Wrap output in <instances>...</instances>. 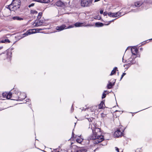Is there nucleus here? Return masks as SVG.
I'll return each instance as SVG.
<instances>
[{
  "label": "nucleus",
  "mask_w": 152,
  "mask_h": 152,
  "mask_svg": "<svg viewBox=\"0 0 152 152\" xmlns=\"http://www.w3.org/2000/svg\"><path fill=\"white\" fill-rule=\"evenodd\" d=\"M93 134L91 136L90 139L94 140V143L95 144L99 143L103 140V136L101 135L100 129L98 128H95L94 131H93Z\"/></svg>",
  "instance_id": "f257e3e1"
},
{
  "label": "nucleus",
  "mask_w": 152,
  "mask_h": 152,
  "mask_svg": "<svg viewBox=\"0 0 152 152\" xmlns=\"http://www.w3.org/2000/svg\"><path fill=\"white\" fill-rule=\"evenodd\" d=\"M21 5L20 0H13L12 3L8 6L10 10L15 11L20 8Z\"/></svg>",
  "instance_id": "f03ea898"
},
{
  "label": "nucleus",
  "mask_w": 152,
  "mask_h": 152,
  "mask_svg": "<svg viewBox=\"0 0 152 152\" xmlns=\"http://www.w3.org/2000/svg\"><path fill=\"white\" fill-rule=\"evenodd\" d=\"M92 3L91 0H80L81 6L83 7H87L90 6Z\"/></svg>",
  "instance_id": "7ed1b4c3"
},
{
  "label": "nucleus",
  "mask_w": 152,
  "mask_h": 152,
  "mask_svg": "<svg viewBox=\"0 0 152 152\" xmlns=\"http://www.w3.org/2000/svg\"><path fill=\"white\" fill-rule=\"evenodd\" d=\"M87 150L83 147L75 146L74 148L72 149L71 152H86Z\"/></svg>",
  "instance_id": "20e7f679"
},
{
  "label": "nucleus",
  "mask_w": 152,
  "mask_h": 152,
  "mask_svg": "<svg viewBox=\"0 0 152 152\" xmlns=\"http://www.w3.org/2000/svg\"><path fill=\"white\" fill-rule=\"evenodd\" d=\"M36 33V29H33L29 30L27 31L26 33L23 34V35L24 36H26L31 34L35 33Z\"/></svg>",
  "instance_id": "39448f33"
},
{
  "label": "nucleus",
  "mask_w": 152,
  "mask_h": 152,
  "mask_svg": "<svg viewBox=\"0 0 152 152\" xmlns=\"http://www.w3.org/2000/svg\"><path fill=\"white\" fill-rule=\"evenodd\" d=\"M36 33V29H33L29 30L27 31L26 33L23 34V35L24 36H26L31 34L35 33Z\"/></svg>",
  "instance_id": "423d86ee"
},
{
  "label": "nucleus",
  "mask_w": 152,
  "mask_h": 152,
  "mask_svg": "<svg viewBox=\"0 0 152 152\" xmlns=\"http://www.w3.org/2000/svg\"><path fill=\"white\" fill-rule=\"evenodd\" d=\"M108 15L110 17H116L120 16L121 15V13L119 12L115 13L109 12L108 14Z\"/></svg>",
  "instance_id": "0eeeda50"
},
{
  "label": "nucleus",
  "mask_w": 152,
  "mask_h": 152,
  "mask_svg": "<svg viewBox=\"0 0 152 152\" xmlns=\"http://www.w3.org/2000/svg\"><path fill=\"white\" fill-rule=\"evenodd\" d=\"M43 23V20H40L37 21L36 22L35 21V22L33 24V25L35 27H37L39 26L42 25Z\"/></svg>",
  "instance_id": "6e6552de"
},
{
  "label": "nucleus",
  "mask_w": 152,
  "mask_h": 152,
  "mask_svg": "<svg viewBox=\"0 0 152 152\" xmlns=\"http://www.w3.org/2000/svg\"><path fill=\"white\" fill-rule=\"evenodd\" d=\"M66 29V26L64 24L62 25L59 26H57L56 27V29L58 31H61L64 29Z\"/></svg>",
  "instance_id": "1a4fd4ad"
},
{
  "label": "nucleus",
  "mask_w": 152,
  "mask_h": 152,
  "mask_svg": "<svg viewBox=\"0 0 152 152\" xmlns=\"http://www.w3.org/2000/svg\"><path fill=\"white\" fill-rule=\"evenodd\" d=\"M122 134V132H121L119 129H118L115 132L114 136L115 137H119L121 136Z\"/></svg>",
  "instance_id": "9d476101"
},
{
  "label": "nucleus",
  "mask_w": 152,
  "mask_h": 152,
  "mask_svg": "<svg viewBox=\"0 0 152 152\" xmlns=\"http://www.w3.org/2000/svg\"><path fill=\"white\" fill-rule=\"evenodd\" d=\"M131 50L132 54L134 55H136L138 51V50L135 47H132Z\"/></svg>",
  "instance_id": "9b49d317"
},
{
  "label": "nucleus",
  "mask_w": 152,
  "mask_h": 152,
  "mask_svg": "<svg viewBox=\"0 0 152 152\" xmlns=\"http://www.w3.org/2000/svg\"><path fill=\"white\" fill-rule=\"evenodd\" d=\"M76 141L79 143L81 142L83 140V139L81 138L80 136H77L75 137Z\"/></svg>",
  "instance_id": "f8f14e48"
},
{
  "label": "nucleus",
  "mask_w": 152,
  "mask_h": 152,
  "mask_svg": "<svg viewBox=\"0 0 152 152\" xmlns=\"http://www.w3.org/2000/svg\"><path fill=\"white\" fill-rule=\"evenodd\" d=\"M12 19L14 20H17L19 21H21L23 20V18L20 17L18 16L13 17L12 18Z\"/></svg>",
  "instance_id": "ddd939ff"
},
{
  "label": "nucleus",
  "mask_w": 152,
  "mask_h": 152,
  "mask_svg": "<svg viewBox=\"0 0 152 152\" xmlns=\"http://www.w3.org/2000/svg\"><path fill=\"white\" fill-rule=\"evenodd\" d=\"M56 5L58 7H61L64 5V3L61 1H59L56 3Z\"/></svg>",
  "instance_id": "4468645a"
},
{
  "label": "nucleus",
  "mask_w": 152,
  "mask_h": 152,
  "mask_svg": "<svg viewBox=\"0 0 152 152\" xmlns=\"http://www.w3.org/2000/svg\"><path fill=\"white\" fill-rule=\"evenodd\" d=\"M115 83H112L110 82H109V84L107 85V87L108 89L111 88L114 85Z\"/></svg>",
  "instance_id": "2eb2a0df"
},
{
  "label": "nucleus",
  "mask_w": 152,
  "mask_h": 152,
  "mask_svg": "<svg viewBox=\"0 0 152 152\" xmlns=\"http://www.w3.org/2000/svg\"><path fill=\"white\" fill-rule=\"evenodd\" d=\"M83 23L77 22L75 23L74 26L76 27H80L83 26Z\"/></svg>",
  "instance_id": "dca6fc26"
},
{
  "label": "nucleus",
  "mask_w": 152,
  "mask_h": 152,
  "mask_svg": "<svg viewBox=\"0 0 152 152\" xmlns=\"http://www.w3.org/2000/svg\"><path fill=\"white\" fill-rule=\"evenodd\" d=\"M142 4V2H137L135 3L134 5L136 7H139L141 6Z\"/></svg>",
  "instance_id": "f3484780"
},
{
  "label": "nucleus",
  "mask_w": 152,
  "mask_h": 152,
  "mask_svg": "<svg viewBox=\"0 0 152 152\" xmlns=\"http://www.w3.org/2000/svg\"><path fill=\"white\" fill-rule=\"evenodd\" d=\"M117 69V67H115L113 70L112 71L111 73H110V75H114V74L115 73L116 71V69Z\"/></svg>",
  "instance_id": "a211bd4d"
},
{
  "label": "nucleus",
  "mask_w": 152,
  "mask_h": 152,
  "mask_svg": "<svg viewBox=\"0 0 152 152\" xmlns=\"http://www.w3.org/2000/svg\"><path fill=\"white\" fill-rule=\"evenodd\" d=\"M104 103L103 102H102L98 106V108L99 109H102L103 107V105H104Z\"/></svg>",
  "instance_id": "6ab92c4d"
},
{
  "label": "nucleus",
  "mask_w": 152,
  "mask_h": 152,
  "mask_svg": "<svg viewBox=\"0 0 152 152\" xmlns=\"http://www.w3.org/2000/svg\"><path fill=\"white\" fill-rule=\"evenodd\" d=\"M12 94L11 92H9L8 93H7V98L9 99L12 97Z\"/></svg>",
  "instance_id": "aec40b11"
},
{
  "label": "nucleus",
  "mask_w": 152,
  "mask_h": 152,
  "mask_svg": "<svg viewBox=\"0 0 152 152\" xmlns=\"http://www.w3.org/2000/svg\"><path fill=\"white\" fill-rule=\"evenodd\" d=\"M96 26L97 27H100L103 26V24L101 23H96L95 24Z\"/></svg>",
  "instance_id": "412c9836"
},
{
  "label": "nucleus",
  "mask_w": 152,
  "mask_h": 152,
  "mask_svg": "<svg viewBox=\"0 0 152 152\" xmlns=\"http://www.w3.org/2000/svg\"><path fill=\"white\" fill-rule=\"evenodd\" d=\"M42 12H39V13L38 16H37V19L39 20L40 18H41L42 16Z\"/></svg>",
  "instance_id": "4be33fe9"
},
{
  "label": "nucleus",
  "mask_w": 152,
  "mask_h": 152,
  "mask_svg": "<svg viewBox=\"0 0 152 152\" xmlns=\"http://www.w3.org/2000/svg\"><path fill=\"white\" fill-rule=\"evenodd\" d=\"M1 42L2 43H10V41L8 39H5L2 40L1 41Z\"/></svg>",
  "instance_id": "5701e85b"
},
{
  "label": "nucleus",
  "mask_w": 152,
  "mask_h": 152,
  "mask_svg": "<svg viewBox=\"0 0 152 152\" xmlns=\"http://www.w3.org/2000/svg\"><path fill=\"white\" fill-rule=\"evenodd\" d=\"M31 13L33 14H37V12L35 10H32L31 11Z\"/></svg>",
  "instance_id": "b1692460"
},
{
  "label": "nucleus",
  "mask_w": 152,
  "mask_h": 152,
  "mask_svg": "<svg viewBox=\"0 0 152 152\" xmlns=\"http://www.w3.org/2000/svg\"><path fill=\"white\" fill-rule=\"evenodd\" d=\"M7 92H5L3 93L2 94L3 97L4 98H7Z\"/></svg>",
  "instance_id": "393cba45"
},
{
  "label": "nucleus",
  "mask_w": 152,
  "mask_h": 152,
  "mask_svg": "<svg viewBox=\"0 0 152 152\" xmlns=\"http://www.w3.org/2000/svg\"><path fill=\"white\" fill-rule=\"evenodd\" d=\"M50 2L49 0H42L41 3H48Z\"/></svg>",
  "instance_id": "a878e982"
},
{
  "label": "nucleus",
  "mask_w": 152,
  "mask_h": 152,
  "mask_svg": "<svg viewBox=\"0 0 152 152\" xmlns=\"http://www.w3.org/2000/svg\"><path fill=\"white\" fill-rule=\"evenodd\" d=\"M74 27V25L69 26L68 27H66V29Z\"/></svg>",
  "instance_id": "bb28decb"
},
{
  "label": "nucleus",
  "mask_w": 152,
  "mask_h": 152,
  "mask_svg": "<svg viewBox=\"0 0 152 152\" xmlns=\"http://www.w3.org/2000/svg\"><path fill=\"white\" fill-rule=\"evenodd\" d=\"M42 29H41V28H36V32H38L40 31H41Z\"/></svg>",
  "instance_id": "cd10ccee"
},
{
  "label": "nucleus",
  "mask_w": 152,
  "mask_h": 152,
  "mask_svg": "<svg viewBox=\"0 0 152 152\" xmlns=\"http://www.w3.org/2000/svg\"><path fill=\"white\" fill-rule=\"evenodd\" d=\"M106 94L104 93H103L102 94V98L103 99V98H105V97H106Z\"/></svg>",
  "instance_id": "c85d7f7f"
},
{
  "label": "nucleus",
  "mask_w": 152,
  "mask_h": 152,
  "mask_svg": "<svg viewBox=\"0 0 152 152\" xmlns=\"http://www.w3.org/2000/svg\"><path fill=\"white\" fill-rule=\"evenodd\" d=\"M126 74V73H123L122 75H121L120 80H121V79L123 78V77H124V76Z\"/></svg>",
  "instance_id": "c756f323"
},
{
  "label": "nucleus",
  "mask_w": 152,
  "mask_h": 152,
  "mask_svg": "<svg viewBox=\"0 0 152 152\" xmlns=\"http://www.w3.org/2000/svg\"><path fill=\"white\" fill-rule=\"evenodd\" d=\"M34 5V4L32 3V4H31L29 5L28 7H31L33 6Z\"/></svg>",
  "instance_id": "7c9ffc66"
},
{
  "label": "nucleus",
  "mask_w": 152,
  "mask_h": 152,
  "mask_svg": "<svg viewBox=\"0 0 152 152\" xmlns=\"http://www.w3.org/2000/svg\"><path fill=\"white\" fill-rule=\"evenodd\" d=\"M103 12V10H101L100 11V13L101 14H102Z\"/></svg>",
  "instance_id": "2f4dec72"
},
{
  "label": "nucleus",
  "mask_w": 152,
  "mask_h": 152,
  "mask_svg": "<svg viewBox=\"0 0 152 152\" xmlns=\"http://www.w3.org/2000/svg\"><path fill=\"white\" fill-rule=\"evenodd\" d=\"M92 26V25H90V24H88L87 25H86L85 26Z\"/></svg>",
  "instance_id": "473e14b6"
},
{
  "label": "nucleus",
  "mask_w": 152,
  "mask_h": 152,
  "mask_svg": "<svg viewBox=\"0 0 152 152\" xmlns=\"http://www.w3.org/2000/svg\"><path fill=\"white\" fill-rule=\"evenodd\" d=\"M35 1L41 3L42 0H35Z\"/></svg>",
  "instance_id": "72a5a7b5"
},
{
  "label": "nucleus",
  "mask_w": 152,
  "mask_h": 152,
  "mask_svg": "<svg viewBox=\"0 0 152 152\" xmlns=\"http://www.w3.org/2000/svg\"><path fill=\"white\" fill-rule=\"evenodd\" d=\"M131 65V64H130V63H129V64H125V66H130Z\"/></svg>",
  "instance_id": "f704fd0d"
},
{
  "label": "nucleus",
  "mask_w": 152,
  "mask_h": 152,
  "mask_svg": "<svg viewBox=\"0 0 152 152\" xmlns=\"http://www.w3.org/2000/svg\"><path fill=\"white\" fill-rule=\"evenodd\" d=\"M103 14H104V15H107V12H104V13H103Z\"/></svg>",
  "instance_id": "c9c22d12"
},
{
  "label": "nucleus",
  "mask_w": 152,
  "mask_h": 152,
  "mask_svg": "<svg viewBox=\"0 0 152 152\" xmlns=\"http://www.w3.org/2000/svg\"><path fill=\"white\" fill-rule=\"evenodd\" d=\"M116 151H118V152H119V149L118 148L116 147Z\"/></svg>",
  "instance_id": "e433bc0d"
},
{
  "label": "nucleus",
  "mask_w": 152,
  "mask_h": 152,
  "mask_svg": "<svg viewBox=\"0 0 152 152\" xmlns=\"http://www.w3.org/2000/svg\"><path fill=\"white\" fill-rule=\"evenodd\" d=\"M99 0H95L94 2H97V1H99Z\"/></svg>",
  "instance_id": "4c0bfd02"
},
{
  "label": "nucleus",
  "mask_w": 152,
  "mask_h": 152,
  "mask_svg": "<svg viewBox=\"0 0 152 152\" xmlns=\"http://www.w3.org/2000/svg\"><path fill=\"white\" fill-rule=\"evenodd\" d=\"M97 107V106H94L93 107H94V108H95L96 107Z\"/></svg>",
  "instance_id": "58836bf2"
},
{
  "label": "nucleus",
  "mask_w": 152,
  "mask_h": 152,
  "mask_svg": "<svg viewBox=\"0 0 152 152\" xmlns=\"http://www.w3.org/2000/svg\"><path fill=\"white\" fill-rule=\"evenodd\" d=\"M106 92H107V91H104V93H106Z\"/></svg>",
  "instance_id": "ea45409f"
},
{
  "label": "nucleus",
  "mask_w": 152,
  "mask_h": 152,
  "mask_svg": "<svg viewBox=\"0 0 152 152\" xmlns=\"http://www.w3.org/2000/svg\"><path fill=\"white\" fill-rule=\"evenodd\" d=\"M114 20H112V21H110V22H112V21H114Z\"/></svg>",
  "instance_id": "a19ab883"
}]
</instances>
